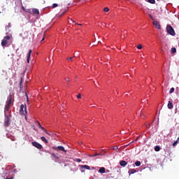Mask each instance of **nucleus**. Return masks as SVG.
<instances>
[{
  "mask_svg": "<svg viewBox=\"0 0 179 179\" xmlns=\"http://www.w3.org/2000/svg\"><path fill=\"white\" fill-rule=\"evenodd\" d=\"M155 152H160V146L156 145L155 147Z\"/></svg>",
  "mask_w": 179,
  "mask_h": 179,
  "instance_id": "21",
  "label": "nucleus"
},
{
  "mask_svg": "<svg viewBox=\"0 0 179 179\" xmlns=\"http://www.w3.org/2000/svg\"><path fill=\"white\" fill-rule=\"evenodd\" d=\"M166 31L171 36H176V31H174V29H173V27L171 25L166 26Z\"/></svg>",
  "mask_w": 179,
  "mask_h": 179,
  "instance_id": "1",
  "label": "nucleus"
},
{
  "mask_svg": "<svg viewBox=\"0 0 179 179\" xmlns=\"http://www.w3.org/2000/svg\"><path fill=\"white\" fill-rule=\"evenodd\" d=\"M43 41H44V37L42 38V40L41 41V43H43Z\"/></svg>",
  "mask_w": 179,
  "mask_h": 179,
  "instance_id": "41",
  "label": "nucleus"
},
{
  "mask_svg": "<svg viewBox=\"0 0 179 179\" xmlns=\"http://www.w3.org/2000/svg\"><path fill=\"white\" fill-rule=\"evenodd\" d=\"M43 132H45V134H46V135H50V133H48V131H47V129H44Z\"/></svg>",
  "mask_w": 179,
  "mask_h": 179,
  "instance_id": "32",
  "label": "nucleus"
},
{
  "mask_svg": "<svg viewBox=\"0 0 179 179\" xmlns=\"http://www.w3.org/2000/svg\"><path fill=\"white\" fill-rule=\"evenodd\" d=\"M178 141H179V137L178 138L177 141H176L173 143V146H177V143H178Z\"/></svg>",
  "mask_w": 179,
  "mask_h": 179,
  "instance_id": "24",
  "label": "nucleus"
},
{
  "mask_svg": "<svg viewBox=\"0 0 179 179\" xmlns=\"http://www.w3.org/2000/svg\"><path fill=\"white\" fill-rule=\"evenodd\" d=\"M153 25L156 29L160 30L162 28L160 27V24L157 21H153Z\"/></svg>",
  "mask_w": 179,
  "mask_h": 179,
  "instance_id": "8",
  "label": "nucleus"
},
{
  "mask_svg": "<svg viewBox=\"0 0 179 179\" xmlns=\"http://www.w3.org/2000/svg\"><path fill=\"white\" fill-rule=\"evenodd\" d=\"M135 166H136L137 167H139V166H141V162L136 161L135 162Z\"/></svg>",
  "mask_w": 179,
  "mask_h": 179,
  "instance_id": "23",
  "label": "nucleus"
},
{
  "mask_svg": "<svg viewBox=\"0 0 179 179\" xmlns=\"http://www.w3.org/2000/svg\"><path fill=\"white\" fill-rule=\"evenodd\" d=\"M24 34L25 36H22V37H23L24 40H26V38H27V37L29 36V32L25 31V32H24Z\"/></svg>",
  "mask_w": 179,
  "mask_h": 179,
  "instance_id": "19",
  "label": "nucleus"
},
{
  "mask_svg": "<svg viewBox=\"0 0 179 179\" xmlns=\"http://www.w3.org/2000/svg\"><path fill=\"white\" fill-rule=\"evenodd\" d=\"M66 11V10L63 13V15H65V12Z\"/></svg>",
  "mask_w": 179,
  "mask_h": 179,
  "instance_id": "44",
  "label": "nucleus"
},
{
  "mask_svg": "<svg viewBox=\"0 0 179 179\" xmlns=\"http://www.w3.org/2000/svg\"><path fill=\"white\" fill-rule=\"evenodd\" d=\"M65 80L66 82H69V78H66Z\"/></svg>",
  "mask_w": 179,
  "mask_h": 179,
  "instance_id": "40",
  "label": "nucleus"
},
{
  "mask_svg": "<svg viewBox=\"0 0 179 179\" xmlns=\"http://www.w3.org/2000/svg\"><path fill=\"white\" fill-rule=\"evenodd\" d=\"M137 48H138V50H142V44H138L137 45Z\"/></svg>",
  "mask_w": 179,
  "mask_h": 179,
  "instance_id": "27",
  "label": "nucleus"
},
{
  "mask_svg": "<svg viewBox=\"0 0 179 179\" xmlns=\"http://www.w3.org/2000/svg\"><path fill=\"white\" fill-rule=\"evenodd\" d=\"M38 127L39 129L43 128V126H41V124H40V122H38Z\"/></svg>",
  "mask_w": 179,
  "mask_h": 179,
  "instance_id": "37",
  "label": "nucleus"
},
{
  "mask_svg": "<svg viewBox=\"0 0 179 179\" xmlns=\"http://www.w3.org/2000/svg\"><path fill=\"white\" fill-rule=\"evenodd\" d=\"M137 115H138V117H141V118H145V113H143V112L142 111V110L140 111V113L138 112L136 113Z\"/></svg>",
  "mask_w": 179,
  "mask_h": 179,
  "instance_id": "11",
  "label": "nucleus"
},
{
  "mask_svg": "<svg viewBox=\"0 0 179 179\" xmlns=\"http://www.w3.org/2000/svg\"><path fill=\"white\" fill-rule=\"evenodd\" d=\"M29 13H32L33 15H40V11L37 8H33L29 10Z\"/></svg>",
  "mask_w": 179,
  "mask_h": 179,
  "instance_id": "7",
  "label": "nucleus"
},
{
  "mask_svg": "<svg viewBox=\"0 0 179 179\" xmlns=\"http://www.w3.org/2000/svg\"><path fill=\"white\" fill-rule=\"evenodd\" d=\"M53 150H57V152H64V153H66V150L63 146H53L52 147Z\"/></svg>",
  "mask_w": 179,
  "mask_h": 179,
  "instance_id": "2",
  "label": "nucleus"
},
{
  "mask_svg": "<svg viewBox=\"0 0 179 179\" xmlns=\"http://www.w3.org/2000/svg\"><path fill=\"white\" fill-rule=\"evenodd\" d=\"M10 40V36H6L3 38V39L1 41V45L2 47H5L6 44H8V41Z\"/></svg>",
  "mask_w": 179,
  "mask_h": 179,
  "instance_id": "3",
  "label": "nucleus"
},
{
  "mask_svg": "<svg viewBox=\"0 0 179 179\" xmlns=\"http://www.w3.org/2000/svg\"><path fill=\"white\" fill-rule=\"evenodd\" d=\"M149 17L152 20H155V18H153V16L152 15V14H149Z\"/></svg>",
  "mask_w": 179,
  "mask_h": 179,
  "instance_id": "34",
  "label": "nucleus"
},
{
  "mask_svg": "<svg viewBox=\"0 0 179 179\" xmlns=\"http://www.w3.org/2000/svg\"><path fill=\"white\" fill-rule=\"evenodd\" d=\"M40 129H42V131H44L45 129H44V127H42V128H41Z\"/></svg>",
  "mask_w": 179,
  "mask_h": 179,
  "instance_id": "42",
  "label": "nucleus"
},
{
  "mask_svg": "<svg viewBox=\"0 0 179 179\" xmlns=\"http://www.w3.org/2000/svg\"><path fill=\"white\" fill-rule=\"evenodd\" d=\"M69 24H72V23H76V24H78V23H76V22L73 21L72 19L69 20Z\"/></svg>",
  "mask_w": 179,
  "mask_h": 179,
  "instance_id": "22",
  "label": "nucleus"
},
{
  "mask_svg": "<svg viewBox=\"0 0 179 179\" xmlns=\"http://www.w3.org/2000/svg\"><path fill=\"white\" fill-rule=\"evenodd\" d=\"M74 57H76V55H75V54H74Z\"/></svg>",
  "mask_w": 179,
  "mask_h": 179,
  "instance_id": "46",
  "label": "nucleus"
},
{
  "mask_svg": "<svg viewBox=\"0 0 179 179\" xmlns=\"http://www.w3.org/2000/svg\"><path fill=\"white\" fill-rule=\"evenodd\" d=\"M10 124V117L7 116L4 122V127H9Z\"/></svg>",
  "mask_w": 179,
  "mask_h": 179,
  "instance_id": "5",
  "label": "nucleus"
},
{
  "mask_svg": "<svg viewBox=\"0 0 179 179\" xmlns=\"http://www.w3.org/2000/svg\"><path fill=\"white\" fill-rule=\"evenodd\" d=\"M96 156H100V154L96 153L95 155H90V157H96Z\"/></svg>",
  "mask_w": 179,
  "mask_h": 179,
  "instance_id": "26",
  "label": "nucleus"
},
{
  "mask_svg": "<svg viewBox=\"0 0 179 179\" xmlns=\"http://www.w3.org/2000/svg\"><path fill=\"white\" fill-rule=\"evenodd\" d=\"M78 26H82V24H78Z\"/></svg>",
  "mask_w": 179,
  "mask_h": 179,
  "instance_id": "43",
  "label": "nucleus"
},
{
  "mask_svg": "<svg viewBox=\"0 0 179 179\" xmlns=\"http://www.w3.org/2000/svg\"><path fill=\"white\" fill-rule=\"evenodd\" d=\"M136 141H138V138H136Z\"/></svg>",
  "mask_w": 179,
  "mask_h": 179,
  "instance_id": "47",
  "label": "nucleus"
},
{
  "mask_svg": "<svg viewBox=\"0 0 179 179\" xmlns=\"http://www.w3.org/2000/svg\"><path fill=\"white\" fill-rule=\"evenodd\" d=\"M108 10H110V9H109L108 8H107V7H105V8H103V11H104V12H108Z\"/></svg>",
  "mask_w": 179,
  "mask_h": 179,
  "instance_id": "30",
  "label": "nucleus"
},
{
  "mask_svg": "<svg viewBox=\"0 0 179 179\" xmlns=\"http://www.w3.org/2000/svg\"><path fill=\"white\" fill-rule=\"evenodd\" d=\"M174 106L173 105V103H171L170 101H169L168 102V108H169V110H172V108H173Z\"/></svg>",
  "mask_w": 179,
  "mask_h": 179,
  "instance_id": "14",
  "label": "nucleus"
},
{
  "mask_svg": "<svg viewBox=\"0 0 179 179\" xmlns=\"http://www.w3.org/2000/svg\"><path fill=\"white\" fill-rule=\"evenodd\" d=\"M31 52L32 50H29L27 54V64H30V57H31Z\"/></svg>",
  "mask_w": 179,
  "mask_h": 179,
  "instance_id": "9",
  "label": "nucleus"
},
{
  "mask_svg": "<svg viewBox=\"0 0 179 179\" xmlns=\"http://www.w3.org/2000/svg\"><path fill=\"white\" fill-rule=\"evenodd\" d=\"M32 145L34 146L35 148H36L37 149H43V145H41V144L34 141L32 142Z\"/></svg>",
  "mask_w": 179,
  "mask_h": 179,
  "instance_id": "6",
  "label": "nucleus"
},
{
  "mask_svg": "<svg viewBox=\"0 0 179 179\" xmlns=\"http://www.w3.org/2000/svg\"><path fill=\"white\" fill-rule=\"evenodd\" d=\"M25 119L27 120V117L25 115Z\"/></svg>",
  "mask_w": 179,
  "mask_h": 179,
  "instance_id": "45",
  "label": "nucleus"
},
{
  "mask_svg": "<svg viewBox=\"0 0 179 179\" xmlns=\"http://www.w3.org/2000/svg\"><path fill=\"white\" fill-rule=\"evenodd\" d=\"M171 54H176V52H177V49L176 48H172L171 49Z\"/></svg>",
  "mask_w": 179,
  "mask_h": 179,
  "instance_id": "18",
  "label": "nucleus"
},
{
  "mask_svg": "<svg viewBox=\"0 0 179 179\" xmlns=\"http://www.w3.org/2000/svg\"><path fill=\"white\" fill-rule=\"evenodd\" d=\"M99 173H101V174H104L106 173V168L101 167L99 169Z\"/></svg>",
  "mask_w": 179,
  "mask_h": 179,
  "instance_id": "15",
  "label": "nucleus"
},
{
  "mask_svg": "<svg viewBox=\"0 0 179 179\" xmlns=\"http://www.w3.org/2000/svg\"><path fill=\"white\" fill-rule=\"evenodd\" d=\"M67 61H73V57L67 58Z\"/></svg>",
  "mask_w": 179,
  "mask_h": 179,
  "instance_id": "36",
  "label": "nucleus"
},
{
  "mask_svg": "<svg viewBox=\"0 0 179 179\" xmlns=\"http://www.w3.org/2000/svg\"><path fill=\"white\" fill-rule=\"evenodd\" d=\"M141 103H146V100L142 99V100H141Z\"/></svg>",
  "mask_w": 179,
  "mask_h": 179,
  "instance_id": "39",
  "label": "nucleus"
},
{
  "mask_svg": "<svg viewBox=\"0 0 179 179\" xmlns=\"http://www.w3.org/2000/svg\"><path fill=\"white\" fill-rule=\"evenodd\" d=\"M148 1L150 3H155L156 2V1L155 0H148Z\"/></svg>",
  "mask_w": 179,
  "mask_h": 179,
  "instance_id": "29",
  "label": "nucleus"
},
{
  "mask_svg": "<svg viewBox=\"0 0 179 179\" xmlns=\"http://www.w3.org/2000/svg\"><path fill=\"white\" fill-rule=\"evenodd\" d=\"M135 173H136V169H129L128 171L129 176H131V174H135Z\"/></svg>",
  "mask_w": 179,
  "mask_h": 179,
  "instance_id": "16",
  "label": "nucleus"
},
{
  "mask_svg": "<svg viewBox=\"0 0 179 179\" xmlns=\"http://www.w3.org/2000/svg\"><path fill=\"white\" fill-rule=\"evenodd\" d=\"M169 93L171 94V93H174V87L171 88L169 90Z\"/></svg>",
  "mask_w": 179,
  "mask_h": 179,
  "instance_id": "28",
  "label": "nucleus"
},
{
  "mask_svg": "<svg viewBox=\"0 0 179 179\" xmlns=\"http://www.w3.org/2000/svg\"><path fill=\"white\" fill-rule=\"evenodd\" d=\"M127 164H128V162H127L124 160H122L120 162V165L122 166V167H125V166H127Z\"/></svg>",
  "mask_w": 179,
  "mask_h": 179,
  "instance_id": "13",
  "label": "nucleus"
},
{
  "mask_svg": "<svg viewBox=\"0 0 179 179\" xmlns=\"http://www.w3.org/2000/svg\"><path fill=\"white\" fill-rule=\"evenodd\" d=\"M80 169H85V170H90L89 165H79Z\"/></svg>",
  "mask_w": 179,
  "mask_h": 179,
  "instance_id": "12",
  "label": "nucleus"
},
{
  "mask_svg": "<svg viewBox=\"0 0 179 179\" xmlns=\"http://www.w3.org/2000/svg\"><path fill=\"white\" fill-rule=\"evenodd\" d=\"M112 149H113V150H117L118 149V146H115L113 148H112Z\"/></svg>",
  "mask_w": 179,
  "mask_h": 179,
  "instance_id": "35",
  "label": "nucleus"
},
{
  "mask_svg": "<svg viewBox=\"0 0 179 179\" xmlns=\"http://www.w3.org/2000/svg\"><path fill=\"white\" fill-rule=\"evenodd\" d=\"M76 162H78V163H80V162H82V159L78 158V159H76Z\"/></svg>",
  "mask_w": 179,
  "mask_h": 179,
  "instance_id": "38",
  "label": "nucleus"
},
{
  "mask_svg": "<svg viewBox=\"0 0 179 179\" xmlns=\"http://www.w3.org/2000/svg\"><path fill=\"white\" fill-rule=\"evenodd\" d=\"M41 139L43 142H44L45 143H48V141L47 140V138H45V137L42 136L41 137Z\"/></svg>",
  "mask_w": 179,
  "mask_h": 179,
  "instance_id": "17",
  "label": "nucleus"
},
{
  "mask_svg": "<svg viewBox=\"0 0 179 179\" xmlns=\"http://www.w3.org/2000/svg\"><path fill=\"white\" fill-rule=\"evenodd\" d=\"M52 156H53V157H55V159H59L58 156H57V155H55V153H52Z\"/></svg>",
  "mask_w": 179,
  "mask_h": 179,
  "instance_id": "31",
  "label": "nucleus"
},
{
  "mask_svg": "<svg viewBox=\"0 0 179 179\" xmlns=\"http://www.w3.org/2000/svg\"><path fill=\"white\" fill-rule=\"evenodd\" d=\"M77 99H82V94H78L77 95Z\"/></svg>",
  "mask_w": 179,
  "mask_h": 179,
  "instance_id": "33",
  "label": "nucleus"
},
{
  "mask_svg": "<svg viewBox=\"0 0 179 179\" xmlns=\"http://www.w3.org/2000/svg\"><path fill=\"white\" fill-rule=\"evenodd\" d=\"M24 113H25V114H27V110H26V106L22 104L20 106V114L21 115H24Z\"/></svg>",
  "mask_w": 179,
  "mask_h": 179,
  "instance_id": "4",
  "label": "nucleus"
},
{
  "mask_svg": "<svg viewBox=\"0 0 179 179\" xmlns=\"http://www.w3.org/2000/svg\"><path fill=\"white\" fill-rule=\"evenodd\" d=\"M58 7V3H53L52 6V8L55 9V8H57Z\"/></svg>",
  "mask_w": 179,
  "mask_h": 179,
  "instance_id": "25",
  "label": "nucleus"
},
{
  "mask_svg": "<svg viewBox=\"0 0 179 179\" xmlns=\"http://www.w3.org/2000/svg\"><path fill=\"white\" fill-rule=\"evenodd\" d=\"M10 104H12V95H9V96L8 97L7 102H6L7 106H10Z\"/></svg>",
  "mask_w": 179,
  "mask_h": 179,
  "instance_id": "10",
  "label": "nucleus"
},
{
  "mask_svg": "<svg viewBox=\"0 0 179 179\" xmlns=\"http://www.w3.org/2000/svg\"><path fill=\"white\" fill-rule=\"evenodd\" d=\"M10 106L9 105H6L5 108H4V112L9 111Z\"/></svg>",
  "mask_w": 179,
  "mask_h": 179,
  "instance_id": "20",
  "label": "nucleus"
}]
</instances>
